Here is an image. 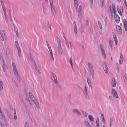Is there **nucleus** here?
<instances>
[{"label": "nucleus", "mask_w": 127, "mask_h": 127, "mask_svg": "<svg viewBox=\"0 0 127 127\" xmlns=\"http://www.w3.org/2000/svg\"><path fill=\"white\" fill-rule=\"evenodd\" d=\"M113 122V117H111L110 120V127H112V123Z\"/></svg>", "instance_id": "obj_22"}, {"label": "nucleus", "mask_w": 127, "mask_h": 127, "mask_svg": "<svg viewBox=\"0 0 127 127\" xmlns=\"http://www.w3.org/2000/svg\"><path fill=\"white\" fill-rule=\"evenodd\" d=\"M14 118L15 120H16L17 119V117L16 116V111L15 109H14Z\"/></svg>", "instance_id": "obj_26"}, {"label": "nucleus", "mask_w": 127, "mask_h": 127, "mask_svg": "<svg viewBox=\"0 0 127 127\" xmlns=\"http://www.w3.org/2000/svg\"><path fill=\"white\" fill-rule=\"evenodd\" d=\"M49 1L51 6V8L54 7L53 4V0H49Z\"/></svg>", "instance_id": "obj_27"}, {"label": "nucleus", "mask_w": 127, "mask_h": 127, "mask_svg": "<svg viewBox=\"0 0 127 127\" xmlns=\"http://www.w3.org/2000/svg\"><path fill=\"white\" fill-rule=\"evenodd\" d=\"M33 62L34 63V66L35 67V69H37V68H38V67L37 65L36 62L34 61Z\"/></svg>", "instance_id": "obj_42"}, {"label": "nucleus", "mask_w": 127, "mask_h": 127, "mask_svg": "<svg viewBox=\"0 0 127 127\" xmlns=\"http://www.w3.org/2000/svg\"><path fill=\"white\" fill-rule=\"evenodd\" d=\"M36 69L39 74H41V72L39 69L37 68V69Z\"/></svg>", "instance_id": "obj_56"}, {"label": "nucleus", "mask_w": 127, "mask_h": 127, "mask_svg": "<svg viewBox=\"0 0 127 127\" xmlns=\"http://www.w3.org/2000/svg\"><path fill=\"white\" fill-rule=\"evenodd\" d=\"M78 17L81 20L82 18L81 12H78Z\"/></svg>", "instance_id": "obj_29"}, {"label": "nucleus", "mask_w": 127, "mask_h": 127, "mask_svg": "<svg viewBox=\"0 0 127 127\" xmlns=\"http://www.w3.org/2000/svg\"><path fill=\"white\" fill-rule=\"evenodd\" d=\"M113 37L115 41V44L116 45H117L118 42V40L116 35L115 34H114V33H113Z\"/></svg>", "instance_id": "obj_15"}, {"label": "nucleus", "mask_w": 127, "mask_h": 127, "mask_svg": "<svg viewBox=\"0 0 127 127\" xmlns=\"http://www.w3.org/2000/svg\"><path fill=\"white\" fill-rule=\"evenodd\" d=\"M34 100H33V101L35 104L37 108L39 109L40 108L39 104L38 102H37V100L34 97Z\"/></svg>", "instance_id": "obj_10"}, {"label": "nucleus", "mask_w": 127, "mask_h": 127, "mask_svg": "<svg viewBox=\"0 0 127 127\" xmlns=\"http://www.w3.org/2000/svg\"><path fill=\"white\" fill-rule=\"evenodd\" d=\"M47 25L48 26V28L50 29H51V26L50 25L48 21V24Z\"/></svg>", "instance_id": "obj_49"}, {"label": "nucleus", "mask_w": 127, "mask_h": 127, "mask_svg": "<svg viewBox=\"0 0 127 127\" xmlns=\"http://www.w3.org/2000/svg\"><path fill=\"white\" fill-rule=\"evenodd\" d=\"M115 20V22L117 23H119L120 21V18L118 15H116L114 16Z\"/></svg>", "instance_id": "obj_11"}, {"label": "nucleus", "mask_w": 127, "mask_h": 127, "mask_svg": "<svg viewBox=\"0 0 127 127\" xmlns=\"http://www.w3.org/2000/svg\"><path fill=\"white\" fill-rule=\"evenodd\" d=\"M5 20L6 23L7 24H8V20L7 17L5 18Z\"/></svg>", "instance_id": "obj_55"}, {"label": "nucleus", "mask_w": 127, "mask_h": 127, "mask_svg": "<svg viewBox=\"0 0 127 127\" xmlns=\"http://www.w3.org/2000/svg\"><path fill=\"white\" fill-rule=\"evenodd\" d=\"M3 88V84L2 82L0 81V91H1Z\"/></svg>", "instance_id": "obj_20"}, {"label": "nucleus", "mask_w": 127, "mask_h": 127, "mask_svg": "<svg viewBox=\"0 0 127 127\" xmlns=\"http://www.w3.org/2000/svg\"><path fill=\"white\" fill-rule=\"evenodd\" d=\"M16 77L17 78V79L19 82H20L21 80V78L19 77V75H18L16 76Z\"/></svg>", "instance_id": "obj_37"}, {"label": "nucleus", "mask_w": 127, "mask_h": 127, "mask_svg": "<svg viewBox=\"0 0 127 127\" xmlns=\"http://www.w3.org/2000/svg\"><path fill=\"white\" fill-rule=\"evenodd\" d=\"M1 58H2V61H3V59L2 57V55L1 54L0 52V59L1 61Z\"/></svg>", "instance_id": "obj_45"}, {"label": "nucleus", "mask_w": 127, "mask_h": 127, "mask_svg": "<svg viewBox=\"0 0 127 127\" xmlns=\"http://www.w3.org/2000/svg\"><path fill=\"white\" fill-rule=\"evenodd\" d=\"M74 3H78L77 0H74Z\"/></svg>", "instance_id": "obj_64"}, {"label": "nucleus", "mask_w": 127, "mask_h": 127, "mask_svg": "<svg viewBox=\"0 0 127 127\" xmlns=\"http://www.w3.org/2000/svg\"><path fill=\"white\" fill-rule=\"evenodd\" d=\"M111 84L112 86L113 87H114L116 86L117 84V82L115 78H112Z\"/></svg>", "instance_id": "obj_9"}, {"label": "nucleus", "mask_w": 127, "mask_h": 127, "mask_svg": "<svg viewBox=\"0 0 127 127\" xmlns=\"http://www.w3.org/2000/svg\"><path fill=\"white\" fill-rule=\"evenodd\" d=\"M111 93L113 96L116 98L118 97V95L116 90L114 89H112L111 91Z\"/></svg>", "instance_id": "obj_4"}, {"label": "nucleus", "mask_w": 127, "mask_h": 127, "mask_svg": "<svg viewBox=\"0 0 127 127\" xmlns=\"http://www.w3.org/2000/svg\"><path fill=\"white\" fill-rule=\"evenodd\" d=\"M15 43L18 51L19 56L20 58H21V50L19 45L18 41H15Z\"/></svg>", "instance_id": "obj_2"}, {"label": "nucleus", "mask_w": 127, "mask_h": 127, "mask_svg": "<svg viewBox=\"0 0 127 127\" xmlns=\"http://www.w3.org/2000/svg\"><path fill=\"white\" fill-rule=\"evenodd\" d=\"M117 10L118 12L121 11L120 8L118 6H117Z\"/></svg>", "instance_id": "obj_41"}, {"label": "nucleus", "mask_w": 127, "mask_h": 127, "mask_svg": "<svg viewBox=\"0 0 127 127\" xmlns=\"http://www.w3.org/2000/svg\"><path fill=\"white\" fill-rule=\"evenodd\" d=\"M74 7L76 10H77L78 8V3H74Z\"/></svg>", "instance_id": "obj_40"}, {"label": "nucleus", "mask_w": 127, "mask_h": 127, "mask_svg": "<svg viewBox=\"0 0 127 127\" xmlns=\"http://www.w3.org/2000/svg\"><path fill=\"white\" fill-rule=\"evenodd\" d=\"M42 6L43 9H45V4L44 3H43L42 4Z\"/></svg>", "instance_id": "obj_57"}, {"label": "nucleus", "mask_w": 127, "mask_h": 127, "mask_svg": "<svg viewBox=\"0 0 127 127\" xmlns=\"http://www.w3.org/2000/svg\"><path fill=\"white\" fill-rule=\"evenodd\" d=\"M3 33L0 34L1 36H0V38L1 40L3 41L4 40V37L6 36L5 32L4 30L2 31Z\"/></svg>", "instance_id": "obj_6"}, {"label": "nucleus", "mask_w": 127, "mask_h": 127, "mask_svg": "<svg viewBox=\"0 0 127 127\" xmlns=\"http://www.w3.org/2000/svg\"><path fill=\"white\" fill-rule=\"evenodd\" d=\"M73 24L74 26V33L75 34V35H77V26L76 24H75V21H74L73 22Z\"/></svg>", "instance_id": "obj_12"}, {"label": "nucleus", "mask_w": 127, "mask_h": 127, "mask_svg": "<svg viewBox=\"0 0 127 127\" xmlns=\"http://www.w3.org/2000/svg\"><path fill=\"white\" fill-rule=\"evenodd\" d=\"M87 80L88 83V82H90V79L88 77L87 78Z\"/></svg>", "instance_id": "obj_63"}, {"label": "nucleus", "mask_w": 127, "mask_h": 127, "mask_svg": "<svg viewBox=\"0 0 127 127\" xmlns=\"http://www.w3.org/2000/svg\"><path fill=\"white\" fill-rule=\"evenodd\" d=\"M82 112L83 113V115L85 117H87L88 116V114L86 113L83 110H82Z\"/></svg>", "instance_id": "obj_32"}, {"label": "nucleus", "mask_w": 127, "mask_h": 127, "mask_svg": "<svg viewBox=\"0 0 127 127\" xmlns=\"http://www.w3.org/2000/svg\"><path fill=\"white\" fill-rule=\"evenodd\" d=\"M82 6L81 5H80L79 6L78 12H81Z\"/></svg>", "instance_id": "obj_44"}, {"label": "nucleus", "mask_w": 127, "mask_h": 127, "mask_svg": "<svg viewBox=\"0 0 127 127\" xmlns=\"http://www.w3.org/2000/svg\"><path fill=\"white\" fill-rule=\"evenodd\" d=\"M88 117L89 119L91 121H94V119L92 116L89 115Z\"/></svg>", "instance_id": "obj_31"}, {"label": "nucleus", "mask_w": 127, "mask_h": 127, "mask_svg": "<svg viewBox=\"0 0 127 127\" xmlns=\"http://www.w3.org/2000/svg\"><path fill=\"white\" fill-rule=\"evenodd\" d=\"M69 60H70V64L71 66L72 67V69H73V64H72V61L71 60V58H70Z\"/></svg>", "instance_id": "obj_38"}, {"label": "nucleus", "mask_w": 127, "mask_h": 127, "mask_svg": "<svg viewBox=\"0 0 127 127\" xmlns=\"http://www.w3.org/2000/svg\"><path fill=\"white\" fill-rule=\"evenodd\" d=\"M87 87L86 86H85V89H84V92H87Z\"/></svg>", "instance_id": "obj_58"}, {"label": "nucleus", "mask_w": 127, "mask_h": 127, "mask_svg": "<svg viewBox=\"0 0 127 127\" xmlns=\"http://www.w3.org/2000/svg\"><path fill=\"white\" fill-rule=\"evenodd\" d=\"M57 41L58 43V48L61 47H62L61 46V41L60 39L58 38L57 39Z\"/></svg>", "instance_id": "obj_16"}, {"label": "nucleus", "mask_w": 127, "mask_h": 127, "mask_svg": "<svg viewBox=\"0 0 127 127\" xmlns=\"http://www.w3.org/2000/svg\"><path fill=\"white\" fill-rule=\"evenodd\" d=\"M26 100L27 101H28L29 102V103H30V104H31V103H30V99H29V97L28 96L26 98Z\"/></svg>", "instance_id": "obj_48"}, {"label": "nucleus", "mask_w": 127, "mask_h": 127, "mask_svg": "<svg viewBox=\"0 0 127 127\" xmlns=\"http://www.w3.org/2000/svg\"><path fill=\"white\" fill-rule=\"evenodd\" d=\"M88 67L89 68V69L92 68H93L92 66V64H91L90 62H89L88 63Z\"/></svg>", "instance_id": "obj_35"}, {"label": "nucleus", "mask_w": 127, "mask_h": 127, "mask_svg": "<svg viewBox=\"0 0 127 127\" xmlns=\"http://www.w3.org/2000/svg\"><path fill=\"white\" fill-rule=\"evenodd\" d=\"M14 30L15 31V32H18V29L17 28H16V27H15V26H14Z\"/></svg>", "instance_id": "obj_52"}, {"label": "nucleus", "mask_w": 127, "mask_h": 127, "mask_svg": "<svg viewBox=\"0 0 127 127\" xmlns=\"http://www.w3.org/2000/svg\"><path fill=\"white\" fill-rule=\"evenodd\" d=\"M100 5L101 7H102L103 6L104 0H100Z\"/></svg>", "instance_id": "obj_28"}, {"label": "nucleus", "mask_w": 127, "mask_h": 127, "mask_svg": "<svg viewBox=\"0 0 127 127\" xmlns=\"http://www.w3.org/2000/svg\"><path fill=\"white\" fill-rule=\"evenodd\" d=\"M103 68L105 73L107 74L108 72V69L106 62H104L103 64Z\"/></svg>", "instance_id": "obj_5"}, {"label": "nucleus", "mask_w": 127, "mask_h": 127, "mask_svg": "<svg viewBox=\"0 0 127 127\" xmlns=\"http://www.w3.org/2000/svg\"><path fill=\"white\" fill-rule=\"evenodd\" d=\"M112 6H113V8H115V4L114 3H113L112 4Z\"/></svg>", "instance_id": "obj_61"}, {"label": "nucleus", "mask_w": 127, "mask_h": 127, "mask_svg": "<svg viewBox=\"0 0 127 127\" xmlns=\"http://www.w3.org/2000/svg\"><path fill=\"white\" fill-rule=\"evenodd\" d=\"M28 58L29 60L30 61H31L33 60V59L32 57V55L30 53H29Z\"/></svg>", "instance_id": "obj_17"}, {"label": "nucleus", "mask_w": 127, "mask_h": 127, "mask_svg": "<svg viewBox=\"0 0 127 127\" xmlns=\"http://www.w3.org/2000/svg\"><path fill=\"white\" fill-rule=\"evenodd\" d=\"M51 9L52 14L55 15L56 14V10L55 7L51 8Z\"/></svg>", "instance_id": "obj_18"}, {"label": "nucleus", "mask_w": 127, "mask_h": 127, "mask_svg": "<svg viewBox=\"0 0 127 127\" xmlns=\"http://www.w3.org/2000/svg\"><path fill=\"white\" fill-rule=\"evenodd\" d=\"M88 83L89 85L91 87V88H92V87L91 83L90 82H88Z\"/></svg>", "instance_id": "obj_50"}, {"label": "nucleus", "mask_w": 127, "mask_h": 127, "mask_svg": "<svg viewBox=\"0 0 127 127\" xmlns=\"http://www.w3.org/2000/svg\"><path fill=\"white\" fill-rule=\"evenodd\" d=\"M84 124L87 127H91L88 122L86 121L84 122Z\"/></svg>", "instance_id": "obj_21"}, {"label": "nucleus", "mask_w": 127, "mask_h": 127, "mask_svg": "<svg viewBox=\"0 0 127 127\" xmlns=\"http://www.w3.org/2000/svg\"><path fill=\"white\" fill-rule=\"evenodd\" d=\"M89 70H90V72L92 75V77L93 78H94V70L93 69V68H92L89 69Z\"/></svg>", "instance_id": "obj_19"}, {"label": "nucleus", "mask_w": 127, "mask_h": 127, "mask_svg": "<svg viewBox=\"0 0 127 127\" xmlns=\"http://www.w3.org/2000/svg\"><path fill=\"white\" fill-rule=\"evenodd\" d=\"M99 45L102 53V56L105 59L106 58V55L105 52V51L104 49L103 45L102 44H100Z\"/></svg>", "instance_id": "obj_3"}, {"label": "nucleus", "mask_w": 127, "mask_h": 127, "mask_svg": "<svg viewBox=\"0 0 127 127\" xmlns=\"http://www.w3.org/2000/svg\"><path fill=\"white\" fill-rule=\"evenodd\" d=\"M113 42L111 40H110V39L109 40V45H112Z\"/></svg>", "instance_id": "obj_46"}, {"label": "nucleus", "mask_w": 127, "mask_h": 127, "mask_svg": "<svg viewBox=\"0 0 127 127\" xmlns=\"http://www.w3.org/2000/svg\"><path fill=\"white\" fill-rule=\"evenodd\" d=\"M99 124V119L98 117L96 119V124Z\"/></svg>", "instance_id": "obj_43"}, {"label": "nucleus", "mask_w": 127, "mask_h": 127, "mask_svg": "<svg viewBox=\"0 0 127 127\" xmlns=\"http://www.w3.org/2000/svg\"><path fill=\"white\" fill-rule=\"evenodd\" d=\"M47 45L49 49L50 53L52 52V51L51 46L48 43H47Z\"/></svg>", "instance_id": "obj_25"}, {"label": "nucleus", "mask_w": 127, "mask_h": 127, "mask_svg": "<svg viewBox=\"0 0 127 127\" xmlns=\"http://www.w3.org/2000/svg\"><path fill=\"white\" fill-rule=\"evenodd\" d=\"M58 48V52L60 55H62L63 53V50L62 47Z\"/></svg>", "instance_id": "obj_23"}, {"label": "nucleus", "mask_w": 127, "mask_h": 127, "mask_svg": "<svg viewBox=\"0 0 127 127\" xmlns=\"http://www.w3.org/2000/svg\"><path fill=\"white\" fill-rule=\"evenodd\" d=\"M51 78L52 80L56 84L58 83L57 81V78L56 75L54 73L51 72Z\"/></svg>", "instance_id": "obj_1"}, {"label": "nucleus", "mask_w": 127, "mask_h": 127, "mask_svg": "<svg viewBox=\"0 0 127 127\" xmlns=\"http://www.w3.org/2000/svg\"><path fill=\"white\" fill-rule=\"evenodd\" d=\"M123 23L125 30L126 31H127V21L126 19H123Z\"/></svg>", "instance_id": "obj_13"}, {"label": "nucleus", "mask_w": 127, "mask_h": 127, "mask_svg": "<svg viewBox=\"0 0 127 127\" xmlns=\"http://www.w3.org/2000/svg\"><path fill=\"white\" fill-rule=\"evenodd\" d=\"M14 73L16 76L19 75L17 69L13 70Z\"/></svg>", "instance_id": "obj_24"}, {"label": "nucleus", "mask_w": 127, "mask_h": 127, "mask_svg": "<svg viewBox=\"0 0 127 127\" xmlns=\"http://www.w3.org/2000/svg\"><path fill=\"white\" fill-rule=\"evenodd\" d=\"M89 25V22L88 19H87L85 26V27L87 28Z\"/></svg>", "instance_id": "obj_34"}, {"label": "nucleus", "mask_w": 127, "mask_h": 127, "mask_svg": "<svg viewBox=\"0 0 127 127\" xmlns=\"http://www.w3.org/2000/svg\"><path fill=\"white\" fill-rule=\"evenodd\" d=\"M103 122V123L104 125L105 124V121L104 119V118H102Z\"/></svg>", "instance_id": "obj_53"}, {"label": "nucleus", "mask_w": 127, "mask_h": 127, "mask_svg": "<svg viewBox=\"0 0 127 127\" xmlns=\"http://www.w3.org/2000/svg\"><path fill=\"white\" fill-rule=\"evenodd\" d=\"M123 57L122 53H121L120 54V57L119 60V64H121L123 62Z\"/></svg>", "instance_id": "obj_14"}, {"label": "nucleus", "mask_w": 127, "mask_h": 127, "mask_svg": "<svg viewBox=\"0 0 127 127\" xmlns=\"http://www.w3.org/2000/svg\"><path fill=\"white\" fill-rule=\"evenodd\" d=\"M72 112L75 114H77L78 115H81L82 114L77 109H73L72 110Z\"/></svg>", "instance_id": "obj_8"}, {"label": "nucleus", "mask_w": 127, "mask_h": 127, "mask_svg": "<svg viewBox=\"0 0 127 127\" xmlns=\"http://www.w3.org/2000/svg\"><path fill=\"white\" fill-rule=\"evenodd\" d=\"M4 121L5 122V124L6 126V127H7L8 126V125H7V121H6V120L5 119L4 120Z\"/></svg>", "instance_id": "obj_47"}, {"label": "nucleus", "mask_w": 127, "mask_h": 127, "mask_svg": "<svg viewBox=\"0 0 127 127\" xmlns=\"http://www.w3.org/2000/svg\"><path fill=\"white\" fill-rule=\"evenodd\" d=\"M9 16L10 18H11V13H10V10H9Z\"/></svg>", "instance_id": "obj_59"}, {"label": "nucleus", "mask_w": 127, "mask_h": 127, "mask_svg": "<svg viewBox=\"0 0 127 127\" xmlns=\"http://www.w3.org/2000/svg\"><path fill=\"white\" fill-rule=\"evenodd\" d=\"M63 36L65 39H66V36H65L64 33L63 32Z\"/></svg>", "instance_id": "obj_54"}, {"label": "nucleus", "mask_w": 127, "mask_h": 127, "mask_svg": "<svg viewBox=\"0 0 127 127\" xmlns=\"http://www.w3.org/2000/svg\"><path fill=\"white\" fill-rule=\"evenodd\" d=\"M99 26L100 29H102V26L100 21H99L98 22Z\"/></svg>", "instance_id": "obj_33"}, {"label": "nucleus", "mask_w": 127, "mask_h": 127, "mask_svg": "<svg viewBox=\"0 0 127 127\" xmlns=\"http://www.w3.org/2000/svg\"><path fill=\"white\" fill-rule=\"evenodd\" d=\"M85 96L87 99H88L89 98V95L87 93V92H85Z\"/></svg>", "instance_id": "obj_36"}, {"label": "nucleus", "mask_w": 127, "mask_h": 127, "mask_svg": "<svg viewBox=\"0 0 127 127\" xmlns=\"http://www.w3.org/2000/svg\"><path fill=\"white\" fill-rule=\"evenodd\" d=\"M12 66H13V70H15V69H17L16 68V65L13 62H12Z\"/></svg>", "instance_id": "obj_30"}, {"label": "nucleus", "mask_w": 127, "mask_h": 127, "mask_svg": "<svg viewBox=\"0 0 127 127\" xmlns=\"http://www.w3.org/2000/svg\"><path fill=\"white\" fill-rule=\"evenodd\" d=\"M50 55H51V56L52 57V58H53L54 57H53V52H50Z\"/></svg>", "instance_id": "obj_62"}, {"label": "nucleus", "mask_w": 127, "mask_h": 127, "mask_svg": "<svg viewBox=\"0 0 127 127\" xmlns=\"http://www.w3.org/2000/svg\"><path fill=\"white\" fill-rule=\"evenodd\" d=\"M29 96L31 98H32V97H34L32 95V94L31 92L29 93Z\"/></svg>", "instance_id": "obj_39"}, {"label": "nucleus", "mask_w": 127, "mask_h": 127, "mask_svg": "<svg viewBox=\"0 0 127 127\" xmlns=\"http://www.w3.org/2000/svg\"><path fill=\"white\" fill-rule=\"evenodd\" d=\"M25 124L26 127L29 126V124L27 122H25Z\"/></svg>", "instance_id": "obj_51"}, {"label": "nucleus", "mask_w": 127, "mask_h": 127, "mask_svg": "<svg viewBox=\"0 0 127 127\" xmlns=\"http://www.w3.org/2000/svg\"><path fill=\"white\" fill-rule=\"evenodd\" d=\"M16 34L17 37H19V34H18V32L17 31L16 32Z\"/></svg>", "instance_id": "obj_60"}, {"label": "nucleus", "mask_w": 127, "mask_h": 127, "mask_svg": "<svg viewBox=\"0 0 127 127\" xmlns=\"http://www.w3.org/2000/svg\"><path fill=\"white\" fill-rule=\"evenodd\" d=\"M116 28L118 33L121 34L122 33V30L121 27L118 25H117Z\"/></svg>", "instance_id": "obj_7"}]
</instances>
